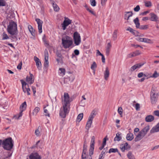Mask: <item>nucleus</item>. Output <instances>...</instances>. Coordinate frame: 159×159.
I'll list each match as a JSON object with an SVG mask.
<instances>
[{
	"instance_id": "obj_1",
	"label": "nucleus",
	"mask_w": 159,
	"mask_h": 159,
	"mask_svg": "<svg viewBox=\"0 0 159 159\" xmlns=\"http://www.w3.org/2000/svg\"><path fill=\"white\" fill-rule=\"evenodd\" d=\"M7 31L11 35H17L18 31L16 23L13 21L10 22L7 26Z\"/></svg>"
},
{
	"instance_id": "obj_2",
	"label": "nucleus",
	"mask_w": 159,
	"mask_h": 159,
	"mask_svg": "<svg viewBox=\"0 0 159 159\" xmlns=\"http://www.w3.org/2000/svg\"><path fill=\"white\" fill-rule=\"evenodd\" d=\"M61 40L62 45L65 49L70 48L73 43L71 38L67 35L63 37Z\"/></svg>"
},
{
	"instance_id": "obj_3",
	"label": "nucleus",
	"mask_w": 159,
	"mask_h": 159,
	"mask_svg": "<svg viewBox=\"0 0 159 159\" xmlns=\"http://www.w3.org/2000/svg\"><path fill=\"white\" fill-rule=\"evenodd\" d=\"M70 107L63 105L62 108L60 109L59 113L60 116L63 118H65L69 112Z\"/></svg>"
},
{
	"instance_id": "obj_4",
	"label": "nucleus",
	"mask_w": 159,
	"mask_h": 159,
	"mask_svg": "<svg viewBox=\"0 0 159 159\" xmlns=\"http://www.w3.org/2000/svg\"><path fill=\"white\" fill-rule=\"evenodd\" d=\"M73 39L75 45H79L81 42V38L80 34L77 32H75L74 33Z\"/></svg>"
},
{
	"instance_id": "obj_5",
	"label": "nucleus",
	"mask_w": 159,
	"mask_h": 159,
	"mask_svg": "<svg viewBox=\"0 0 159 159\" xmlns=\"http://www.w3.org/2000/svg\"><path fill=\"white\" fill-rule=\"evenodd\" d=\"M64 101H62V102H64V103H63V105H65L67 106L70 107L69 104L70 101V100L69 95L67 93H64Z\"/></svg>"
},
{
	"instance_id": "obj_6",
	"label": "nucleus",
	"mask_w": 159,
	"mask_h": 159,
	"mask_svg": "<svg viewBox=\"0 0 159 159\" xmlns=\"http://www.w3.org/2000/svg\"><path fill=\"white\" fill-rule=\"evenodd\" d=\"M157 95L155 93L154 89H152L151 92L150 99L151 102L152 104L156 103L157 101Z\"/></svg>"
},
{
	"instance_id": "obj_7",
	"label": "nucleus",
	"mask_w": 159,
	"mask_h": 159,
	"mask_svg": "<svg viewBox=\"0 0 159 159\" xmlns=\"http://www.w3.org/2000/svg\"><path fill=\"white\" fill-rule=\"evenodd\" d=\"M95 143V137L93 136L92 137L91 144L90 146V149L89 150V155H92L93 153L94 149V146Z\"/></svg>"
},
{
	"instance_id": "obj_8",
	"label": "nucleus",
	"mask_w": 159,
	"mask_h": 159,
	"mask_svg": "<svg viewBox=\"0 0 159 159\" xmlns=\"http://www.w3.org/2000/svg\"><path fill=\"white\" fill-rule=\"evenodd\" d=\"M26 106L27 105L26 102H24L20 105V112L19 113V116L17 118L18 119L20 117L22 116V112L26 109Z\"/></svg>"
},
{
	"instance_id": "obj_9",
	"label": "nucleus",
	"mask_w": 159,
	"mask_h": 159,
	"mask_svg": "<svg viewBox=\"0 0 159 159\" xmlns=\"http://www.w3.org/2000/svg\"><path fill=\"white\" fill-rule=\"evenodd\" d=\"M30 159H41V157L37 152H33L29 156Z\"/></svg>"
},
{
	"instance_id": "obj_10",
	"label": "nucleus",
	"mask_w": 159,
	"mask_h": 159,
	"mask_svg": "<svg viewBox=\"0 0 159 159\" xmlns=\"http://www.w3.org/2000/svg\"><path fill=\"white\" fill-rule=\"evenodd\" d=\"M44 56H45V62L44 63V66L47 67L48 66V51L47 49H45L44 51Z\"/></svg>"
},
{
	"instance_id": "obj_11",
	"label": "nucleus",
	"mask_w": 159,
	"mask_h": 159,
	"mask_svg": "<svg viewBox=\"0 0 159 159\" xmlns=\"http://www.w3.org/2000/svg\"><path fill=\"white\" fill-rule=\"evenodd\" d=\"M35 21L37 22L38 25V29L39 33L41 34L42 32V25L43 23V21L39 19L36 18Z\"/></svg>"
},
{
	"instance_id": "obj_12",
	"label": "nucleus",
	"mask_w": 159,
	"mask_h": 159,
	"mask_svg": "<svg viewBox=\"0 0 159 159\" xmlns=\"http://www.w3.org/2000/svg\"><path fill=\"white\" fill-rule=\"evenodd\" d=\"M144 64V63H139L136 64L130 68V70L131 71H133L136 69L139 68Z\"/></svg>"
},
{
	"instance_id": "obj_13",
	"label": "nucleus",
	"mask_w": 159,
	"mask_h": 159,
	"mask_svg": "<svg viewBox=\"0 0 159 159\" xmlns=\"http://www.w3.org/2000/svg\"><path fill=\"white\" fill-rule=\"evenodd\" d=\"M71 20L69 19H68L66 20H65L61 25L62 27V29L63 30H65L66 28V27L71 24Z\"/></svg>"
},
{
	"instance_id": "obj_14",
	"label": "nucleus",
	"mask_w": 159,
	"mask_h": 159,
	"mask_svg": "<svg viewBox=\"0 0 159 159\" xmlns=\"http://www.w3.org/2000/svg\"><path fill=\"white\" fill-rule=\"evenodd\" d=\"M34 60L36 62V66L39 70L41 69V63L39 59L37 57H34Z\"/></svg>"
},
{
	"instance_id": "obj_15",
	"label": "nucleus",
	"mask_w": 159,
	"mask_h": 159,
	"mask_svg": "<svg viewBox=\"0 0 159 159\" xmlns=\"http://www.w3.org/2000/svg\"><path fill=\"white\" fill-rule=\"evenodd\" d=\"M145 135L140 131L134 139L135 142L139 141L143 139Z\"/></svg>"
},
{
	"instance_id": "obj_16",
	"label": "nucleus",
	"mask_w": 159,
	"mask_h": 159,
	"mask_svg": "<svg viewBox=\"0 0 159 159\" xmlns=\"http://www.w3.org/2000/svg\"><path fill=\"white\" fill-rule=\"evenodd\" d=\"M127 31H129L130 32L132 33L135 36H138L139 35V33L137 31L134 30L132 28L129 27L126 29Z\"/></svg>"
},
{
	"instance_id": "obj_17",
	"label": "nucleus",
	"mask_w": 159,
	"mask_h": 159,
	"mask_svg": "<svg viewBox=\"0 0 159 159\" xmlns=\"http://www.w3.org/2000/svg\"><path fill=\"white\" fill-rule=\"evenodd\" d=\"M30 76H27L26 79V81L29 83L30 84H31L34 82V79H33V75L32 74L30 73Z\"/></svg>"
},
{
	"instance_id": "obj_18",
	"label": "nucleus",
	"mask_w": 159,
	"mask_h": 159,
	"mask_svg": "<svg viewBox=\"0 0 159 159\" xmlns=\"http://www.w3.org/2000/svg\"><path fill=\"white\" fill-rule=\"evenodd\" d=\"M111 47V45L110 43H107L106 47V55L107 56H108L109 55Z\"/></svg>"
},
{
	"instance_id": "obj_19",
	"label": "nucleus",
	"mask_w": 159,
	"mask_h": 159,
	"mask_svg": "<svg viewBox=\"0 0 159 159\" xmlns=\"http://www.w3.org/2000/svg\"><path fill=\"white\" fill-rule=\"evenodd\" d=\"M150 15L151 16L150 19L151 21L156 22L158 21V18L157 15L152 13H150Z\"/></svg>"
},
{
	"instance_id": "obj_20",
	"label": "nucleus",
	"mask_w": 159,
	"mask_h": 159,
	"mask_svg": "<svg viewBox=\"0 0 159 159\" xmlns=\"http://www.w3.org/2000/svg\"><path fill=\"white\" fill-rule=\"evenodd\" d=\"M159 131V122L155 126L153 127L150 131L151 134Z\"/></svg>"
},
{
	"instance_id": "obj_21",
	"label": "nucleus",
	"mask_w": 159,
	"mask_h": 159,
	"mask_svg": "<svg viewBox=\"0 0 159 159\" xmlns=\"http://www.w3.org/2000/svg\"><path fill=\"white\" fill-rule=\"evenodd\" d=\"M154 117L151 115L147 116L145 117V121L147 122H151L154 120Z\"/></svg>"
},
{
	"instance_id": "obj_22",
	"label": "nucleus",
	"mask_w": 159,
	"mask_h": 159,
	"mask_svg": "<svg viewBox=\"0 0 159 159\" xmlns=\"http://www.w3.org/2000/svg\"><path fill=\"white\" fill-rule=\"evenodd\" d=\"M150 129V126L148 125L143 128L141 131V133H143L145 135L147 134Z\"/></svg>"
},
{
	"instance_id": "obj_23",
	"label": "nucleus",
	"mask_w": 159,
	"mask_h": 159,
	"mask_svg": "<svg viewBox=\"0 0 159 159\" xmlns=\"http://www.w3.org/2000/svg\"><path fill=\"white\" fill-rule=\"evenodd\" d=\"M104 79L106 80H107L109 75V71L107 67L106 68V70L104 72Z\"/></svg>"
},
{
	"instance_id": "obj_24",
	"label": "nucleus",
	"mask_w": 159,
	"mask_h": 159,
	"mask_svg": "<svg viewBox=\"0 0 159 159\" xmlns=\"http://www.w3.org/2000/svg\"><path fill=\"white\" fill-rule=\"evenodd\" d=\"M96 111L95 109L93 110L89 117L88 120L93 121V118L96 115Z\"/></svg>"
},
{
	"instance_id": "obj_25",
	"label": "nucleus",
	"mask_w": 159,
	"mask_h": 159,
	"mask_svg": "<svg viewBox=\"0 0 159 159\" xmlns=\"http://www.w3.org/2000/svg\"><path fill=\"white\" fill-rule=\"evenodd\" d=\"M134 135L132 133H129L126 135V138L128 141H131L134 139Z\"/></svg>"
},
{
	"instance_id": "obj_26",
	"label": "nucleus",
	"mask_w": 159,
	"mask_h": 159,
	"mask_svg": "<svg viewBox=\"0 0 159 159\" xmlns=\"http://www.w3.org/2000/svg\"><path fill=\"white\" fill-rule=\"evenodd\" d=\"M134 22L136 25V27L137 28H139L140 24L139 22V20L138 17H136L135 19L134 20Z\"/></svg>"
},
{
	"instance_id": "obj_27",
	"label": "nucleus",
	"mask_w": 159,
	"mask_h": 159,
	"mask_svg": "<svg viewBox=\"0 0 159 159\" xmlns=\"http://www.w3.org/2000/svg\"><path fill=\"white\" fill-rule=\"evenodd\" d=\"M121 133L120 134L118 133L116 134V136L114 139V141H119L122 139L121 137L120 136Z\"/></svg>"
},
{
	"instance_id": "obj_28",
	"label": "nucleus",
	"mask_w": 159,
	"mask_h": 159,
	"mask_svg": "<svg viewBox=\"0 0 159 159\" xmlns=\"http://www.w3.org/2000/svg\"><path fill=\"white\" fill-rule=\"evenodd\" d=\"M92 123V121L88 120L86 125V129L88 130L89 128L91 127Z\"/></svg>"
},
{
	"instance_id": "obj_29",
	"label": "nucleus",
	"mask_w": 159,
	"mask_h": 159,
	"mask_svg": "<svg viewBox=\"0 0 159 159\" xmlns=\"http://www.w3.org/2000/svg\"><path fill=\"white\" fill-rule=\"evenodd\" d=\"M52 4L53 7L54 8V10L56 11H58L59 10V8L58 7L57 4L55 3L54 2H52Z\"/></svg>"
},
{
	"instance_id": "obj_30",
	"label": "nucleus",
	"mask_w": 159,
	"mask_h": 159,
	"mask_svg": "<svg viewBox=\"0 0 159 159\" xmlns=\"http://www.w3.org/2000/svg\"><path fill=\"white\" fill-rule=\"evenodd\" d=\"M133 15L132 11H127L125 13L124 16L130 17L132 16Z\"/></svg>"
},
{
	"instance_id": "obj_31",
	"label": "nucleus",
	"mask_w": 159,
	"mask_h": 159,
	"mask_svg": "<svg viewBox=\"0 0 159 159\" xmlns=\"http://www.w3.org/2000/svg\"><path fill=\"white\" fill-rule=\"evenodd\" d=\"M40 108L38 107H36L33 111V115H36L37 113L39 111Z\"/></svg>"
},
{
	"instance_id": "obj_32",
	"label": "nucleus",
	"mask_w": 159,
	"mask_h": 159,
	"mask_svg": "<svg viewBox=\"0 0 159 159\" xmlns=\"http://www.w3.org/2000/svg\"><path fill=\"white\" fill-rule=\"evenodd\" d=\"M127 156L129 159H135L134 156L130 152H129Z\"/></svg>"
},
{
	"instance_id": "obj_33",
	"label": "nucleus",
	"mask_w": 159,
	"mask_h": 159,
	"mask_svg": "<svg viewBox=\"0 0 159 159\" xmlns=\"http://www.w3.org/2000/svg\"><path fill=\"white\" fill-rule=\"evenodd\" d=\"M83 116V113L80 114L77 116V120L79 121H80L82 119Z\"/></svg>"
},
{
	"instance_id": "obj_34",
	"label": "nucleus",
	"mask_w": 159,
	"mask_h": 159,
	"mask_svg": "<svg viewBox=\"0 0 159 159\" xmlns=\"http://www.w3.org/2000/svg\"><path fill=\"white\" fill-rule=\"evenodd\" d=\"M148 25H141L140 26L139 28L140 30H145L148 29Z\"/></svg>"
},
{
	"instance_id": "obj_35",
	"label": "nucleus",
	"mask_w": 159,
	"mask_h": 159,
	"mask_svg": "<svg viewBox=\"0 0 159 159\" xmlns=\"http://www.w3.org/2000/svg\"><path fill=\"white\" fill-rule=\"evenodd\" d=\"M118 150L117 148H111L109 149L108 153H110L111 152H118Z\"/></svg>"
},
{
	"instance_id": "obj_36",
	"label": "nucleus",
	"mask_w": 159,
	"mask_h": 159,
	"mask_svg": "<svg viewBox=\"0 0 159 159\" xmlns=\"http://www.w3.org/2000/svg\"><path fill=\"white\" fill-rule=\"evenodd\" d=\"M159 76V73H158L156 71H155L152 75L150 76L151 77L156 78Z\"/></svg>"
},
{
	"instance_id": "obj_37",
	"label": "nucleus",
	"mask_w": 159,
	"mask_h": 159,
	"mask_svg": "<svg viewBox=\"0 0 159 159\" xmlns=\"http://www.w3.org/2000/svg\"><path fill=\"white\" fill-rule=\"evenodd\" d=\"M41 128V127L39 126L38 129L35 130V134L37 136H39V135L40 132L39 131V129Z\"/></svg>"
},
{
	"instance_id": "obj_38",
	"label": "nucleus",
	"mask_w": 159,
	"mask_h": 159,
	"mask_svg": "<svg viewBox=\"0 0 159 159\" xmlns=\"http://www.w3.org/2000/svg\"><path fill=\"white\" fill-rule=\"evenodd\" d=\"M59 70L61 71L60 74L61 75L63 76L65 75V69L60 68Z\"/></svg>"
},
{
	"instance_id": "obj_39",
	"label": "nucleus",
	"mask_w": 159,
	"mask_h": 159,
	"mask_svg": "<svg viewBox=\"0 0 159 159\" xmlns=\"http://www.w3.org/2000/svg\"><path fill=\"white\" fill-rule=\"evenodd\" d=\"M86 10L89 11V12H90L91 14H93V15L95 16L96 14L95 13L93 12V11H92L91 9H90L88 7H87L86 6L85 7Z\"/></svg>"
},
{
	"instance_id": "obj_40",
	"label": "nucleus",
	"mask_w": 159,
	"mask_h": 159,
	"mask_svg": "<svg viewBox=\"0 0 159 159\" xmlns=\"http://www.w3.org/2000/svg\"><path fill=\"white\" fill-rule=\"evenodd\" d=\"M21 83L22 84V88L23 90V91H24L25 90V86H26L27 85V83L25 81H23V80H21Z\"/></svg>"
},
{
	"instance_id": "obj_41",
	"label": "nucleus",
	"mask_w": 159,
	"mask_h": 159,
	"mask_svg": "<svg viewBox=\"0 0 159 159\" xmlns=\"http://www.w3.org/2000/svg\"><path fill=\"white\" fill-rule=\"evenodd\" d=\"M2 40H5V39H9V37L7 35V34H5V33H3L2 34Z\"/></svg>"
},
{
	"instance_id": "obj_42",
	"label": "nucleus",
	"mask_w": 159,
	"mask_h": 159,
	"mask_svg": "<svg viewBox=\"0 0 159 159\" xmlns=\"http://www.w3.org/2000/svg\"><path fill=\"white\" fill-rule=\"evenodd\" d=\"M6 4V2L4 0H0V6H5Z\"/></svg>"
},
{
	"instance_id": "obj_43",
	"label": "nucleus",
	"mask_w": 159,
	"mask_h": 159,
	"mask_svg": "<svg viewBox=\"0 0 159 159\" xmlns=\"http://www.w3.org/2000/svg\"><path fill=\"white\" fill-rule=\"evenodd\" d=\"M97 65L95 62H93L92 64L91 65V68L93 70H94V69L96 68Z\"/></svg>"
},
{
	"instance_id": "obj_44",
	"label": "nucleus",
	"mask_w": 159,
	"mask_h": 159,
	"mask_svg": "<svg viewBox=\"0 0 159 159\" xmlns=\"http://www.w3.org/2000/svg\"><path fill=\"white\" fill-rule=\"evenodd\" d=\"M145 6L148 7H150L152 6V3L150 1L145 2Z\"/></svg>"
},
{
	"instance_id": "obj_45",
	"label": "nucleus",
	"mask_w": 159,
	"mask_h": 159,
	"mask_svg": "<svg viewBox=\"0 0 159 159\" xmlns=\"http://www.w3.org/2000/svg\"><path fill=\"white\" fill-rule=\"evenodd\" d=\"M133 53L134 57L137 56L140 54V52L139 50H136L135 52H133Z\"/></svg>"
},
{
	"instance_id": "obj_46",
	"label": "nucleus",
	"mask_w": 159,
	"mask_h": 159,
	"mask_svg": "<svg viewBox=\"0 0 159 159\" xmlns=\"http://www.w3.org/2000/svg\"><path fill=\"white\" fill-rule=\"evenodd\" d=\"M27 86L28 87V88L26 89V90H25V89L24 90V91H23V92L24 93H25V92H27V95H30V89L29 88L28 85H27Z\"/></svg>"
},
{
	"instance_id": "obj_47",
	"label": "nucleus",
	"mask_w": 159,
	"mask_h": 159,
	"mask_svg": "<svg viewBox=\"0 0 159 159\" xmlns=\"http://www.w3.org/2000/svg\"><path fill=\"white\" fill-rule=\"evenodd\" d=\"M91 5L93 6H96V2L95 0H90Z\"/></svg>"
},
{
	"instance_id": "obj_48",
	"label": "nucleus",
	"mask_w": 159,
	"mask_h": 159,
	"mask_svg": "<svg viewBox=\"0 0 159 159\" xmlns=\"http://www.w3.org/2000/svg\"><path fill=\"white\" fill-rule=\"evenodd\" d=\"M145 38H138L137 39V40H138L139 41L141 42H145Z\"/></svg>"
},
{
	"instance_id": "obj_49",
	"label": "nucleus",
	"mask_w": 159,
	"mask_h": 159,
	"mask_svg": "<svg viewBox=\"0 0 159 159\" xmlns=\"http://www.w3.org/2000/svg\"><path fill=\"white\" fill-rule=\"evenodd\" d=\"M28 28L30 32H33V31H35V30L33 29L32 26L30 25H29L28 26Z\"/></svg>"
},
{
	"instance_id": "obj_50",
	"label": "nucleus",
	"mask_w": 159,
	"mask_h": 159,
	"mask_svg": "<svg viewBox=\"0 0 159 159\" xmlns=\"http://www.w3.org/2000/svg\"><path fill=\"white\" fill-rule=\"evenodd\" d=\"M56 55L57 57H58L60 58H62V56L61 54V52L59 51H57L56 53Z\"/></svg>"
},
{
	"instance_id": "obj_51",
	"label": "nucleus",
	"mask_w": 159,
	"mask_h": 159,
	"mask_svg": "<svg viewBox=\"0 0 159 159\" xmlns=\"http://www.w3.org/2000/svg\"><path fill=\"white\" fill-rule=\"evenodd\" d=\"M140 9V7L139 5H137L134 8V10L136 12L138 11Z\"/></svg>"
},
{
	"instance_id": "obj_52",
	"label": "nucleus",
	"mask_w": 159,
	"mask_h": 159,
	"mask_svg": "<svg viewBox=\"0 0 159 159\" xmlns=\"http://www.w3.org/2000/svg\"><path fill=\"white\" fill-rule=\"evenodd\" d=\"M118 112L120 115H121L122 113V109L121 107H119L118 109Z\"/></svg>"
},
{
	"instance_id": "obj_53",
	"label": "nucleus",
	"mask_w": 159,
	"mask_h": 159,
	"mask_svg": "<svg viewBox=\"0 0 159 159\" xmlns=\"http://www.w3.org/2000/svg\"><path fill=\"white\" fill-rule=\"evenodd\" d=\"M153 114L159 117V110H156V111H154L153 112Z\"/></svg>"
},
{
	"instance_id": "obj_54",
	"label": "nucleus",
	"mask_w": 159,
	"mask_h": 159,
	"mask_svg": "<svg viewBox=\"0 0 159 159\" xmlns=\"http://www.w3.org/2000/svg\"><path fill=\"white\" fill-rule=\"evenodd\" d=\"M135 109L137 111H138L140 109V105L139 104L137 103L135 104Z\"/></svg>"
},
{
	"instance_id": "obj_55",
	"label": "nucleus",
	"mask_w": 159,
	"mask_h": 159,
	"mask_svg": "<svg viewBox=\"0 0 159 159\" xmlns=\"http://www.w3.org/2000/svg\"><path fill=\"white\" fill-rule=\"evenodd\" d=\"M22 62L21 61L17 66V68L19 70H20L22 66Z\"/></svg>"
},
{
	"instance_id": "obj_56",
	"label": "nucleus",
	"mask_w": 159,
	"mask_h": 159,
	"mask_svg": "<svg viewBox=\"0 0 159 159\" xmlns=\"http://www.w3.org/2000/svg\"><path fill=\"white\" fill-rule=\"evenodd\" d=\"M46 107H44V112L46 113V114H45V116H49V114L48 113V110L47 109H45Z\"/></svg>"
},
{
	"instance_id": "obj_57",
	"label": "nucleus",
	"mask_w": 159,
	"mask_h": 159,
	"mask_svg": "<svg viewBox=\"0 0 159 159\" xmlns=\"http://www.w3.org/2000/svg\"><path fill=\"white\" fill-rule=\"evenodd\" d=\"M75 54L76 55H78L80 54L79 51L77 49H75L74 51Z\"/></svg>"
},
{
	"instance_id": "obj_58",
	"label": "nucleus",
	"mask_w": 159,
	"mask_h": 159,
	"mask_svg": "<svg viewBox=\"0 0 159 159\" xmlns=\"http://www.w3.org/2000/svg\"><path fill=\"white\" fill-rule=\"evenodd\" d=\"M149 13V11H146L144 12H142L140 14V15H143V16H144L146 15L147 14Z\"/></svg>"
},
{
	"instance_id": "obj_59",
	"label": "nucleus",
	"mask_w": 159,
	"mask_h": 159,
	"mask_svg": "<svg viewBox=\"0 0 159 159\" xmlns=\"http://www.w3.org/2000/svg\"><path fill=\"white\" fill-rule=\"evenodd\" d=\"M144 74L143 72H140L138 74V77L139 78H141L143 76Z\"/></svg>"
},
{
	"instance_id": "obj_60",
	"label": "nucleus",
	"mask_w": 159,
	"mask_h": 159,
	"mask_svg": "<svg viewBox=\"0 0 159 159\" xmlns=\"http://www.w3.org/2000/svg\"><path fill=\"white\" fill-rule=\"evenodd\" d=\"M120 148L121 150L123 152H124L125 150L126 149L125 145L121 146Z\"/></svg>"
},
{
	"instance_id": "obj_61",
	"label": "nucleus",
	"mask_w": 159,
	"mask_h": 159,
	"mask_svg": "<svg viewBox=\"0 0 159 159\" xmlns=\"http://www.w3.org/2000/svg\"><path fill=\"white\" fill-rule=\"evenodd\" d=\"M133 53L129 54L127 55V57L129 58L134 57Z\"/></svg>"
},
{
	"instance_id": "obj_62",
	"label": "nucleus",
	"mask_w": 159,
	"mask_h": 159,
	"mask_svg": "<svg viewBox=\"0 0 159 159\" xmlns=\"http://www.w3.org/2000/svg\"><path fill=\"white\" fill-rule=\"evenodd\" d=\"M151 42V41L150 39H149L147 38H146L145 40V42L148 43H150Z\"/></svg>"
},
{
	"instance_id": "obj_63",
	"label": "nucleus",
	"mask_w": 159,
	"mask_h": 159,
	"mask_svg": "<svg viewBox=\"0 0 159 159\" xmlns=\"http://www.w3.org/2000/svg\"><path fill=\"white\" fill-rule=\"evenodd\" d=\"M32 89L33 92V93L34 94H35L36 93V88L34 86H32Z\"/></svg>"
},
{
	"instance_id": "obj_64",
	"label": "nucleus",
	"mask_w": 159,
	"mask_h": 159,
	"mask_svg": "<svg viewBox=\"0 0 159 159\" xmlns=\"http://www.w3.org/2000/svg\"><path fill=\"white\" fill-rule=\"evenodd\" d=\"M101 56L102 62L104 63L105 62V57L103 55Z\"/></svg>"
}]
</instances>
